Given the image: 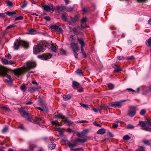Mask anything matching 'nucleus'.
I'll use <instances>...</instances> for the list:
<instances>
[{"label":"nucleus","mask_w":151,"mask_h":151,"mask_svg":"<svg viewBox=\"0 0 151 151\" xmlns=\"http://www.w3.org/2000/svg\"><path fill=\"white\" fill-rule=\"evenodd\" d=\"M20 45H22L25 47H28V43L25 41L17 39V41L15 42L14 44V49L15 50H18Z\"/></svg>","instance_id":"f257e3e1"},{"label":"nucleus","mask_w":151,"mask_h":151,"mask_svg":"<svg viewBox=\"0 0 151 151\" xmlns=\"http://www.w3.org/2000/svg\"><path fill=\"white\" fill-rule=\"evenodd\" d=\"M44 4V3H42V5L44 11L47 12L50 11V12L52 13L53 12L54 10V8L53 7V6L52 4H49V6Z\"/></svg>","instance_id":"f03ea898"},{"label":"nucleus","mask_w":151,"mask_h":151,"mask_svg":"<svg viewBox=\"0 0 151 151\" xmlns=\"http://www.w3.org/2000/svg\"><path fill=\"white\" fill-rule=\"evenodd\" d=\"M43 119V118L42 117L39 118L36 117L34 119H32L30 118L27 119L28 121L35 124H38L40 123H44V122L42 121Z\"/></svg>","instance_id":"7ed1b4c3"},{"label":"nucleus","mask_w":151,"mask_h":151,"mask_svg":"<svg viewBox=\"0 0 151 151\" xmlns=\"http://www.w3.org/2000/svg\"><path fill=\"white\" fill-rule=\"evenodd\" d=\"M26 69V67H23L15 69L14 72L15 75L19 76L22 74Z\"/></svg>","instance_id":"20e7f679"},{"label":"nucleus","mask_w":151,"mask_h":151,"mask_svg":"<svg viewBox=\"0 0 151 151\" xmlns=\"http://www.w3.org/2000/svg\"><path fill=\"white\" fill-rule=\"evenodd\" d=\"M43 46L42 45L38 44L35 46L33 48V52L35 54H37L39 52L43 49Z\"/></svg>","instance_id":"39448f33"},{"label":"nucleus","mask_w":151,"mask_h":151,"mask_svg":"<svg viewBox=\"0 0 151 151\" xmlns=\"http://www.w3.org/2000/svg\"><path fill=\"white\" fill-rule=\"evenodd\" d=\"M136 113V107L133 106H131L128 111L127 115L130 117H132L135 115Z\"/></svg>","instance_id":"423d86ee"},{"label":"nucleus","mask_w":151,"mask_h":151,"mask_svg":"<svg viewBox=\"0 0 151 151\" xmlns=\"http://www.w3.org/2000/svg\"><path fill=\"white\" fill-rule=\"evenodd\" d=\"M52 55L50 54L45 53L42 55H40L38 56V58L42 60H46L51 58Z\"/></svg>","instance_id":"0eeeda50"},{"label":"nucleus","mask_w":151,"mask_h":151,"mask_svg":"<svg viewBox=\"0 0 151 151\" xmlns=\"http://www.w3.org/2000/svg\"><path fill=\"white\" fill-rule=\"evenodd\" d=\"M36 66V63L35 62L29 61L27 63V67L29 68H35Z\"/></svg>","instance_id":"6e6552de"},{"label":"nucleus","mask_w":151,"mask_h":151,"mask_svg":"<svg viewBox=\"0 0 151 151\" xmlns=\"http://www.w3.org/2000/svg\"><path fill=\"white\" fill-rule=\"evenodd\" d=\"M83 138V139H81L79 138H78L75 140V142L76 143H83L87 141V137H81Z\"/></svg>","instance_id":"1a4fd4ad"},{"label":"nucleus","mask_w":151,"mask_h":151,"mask_svg":"<svg viewBox=\"0 0 151 151\" xmlns=\"http://www.w3.org/2000/svg\"><path fill=\"white\" fill-rule=\"evenodd\" d=\"M113 67L115 69L114 70V72H117L120 71H122V69L119 67L118 65H116L115 64H112Z\"/></svg>","instance_id":"9d476101"},{"label":"nucleus","mask_w":151,"mask_h":151,"mask_svg":"<svg viewBox=\"0 0 151 151\" xmlns=\"http://www.w3.org/2000/svg\"><path fill=\"white\" fill-rule=\"evenodd\" d=\"M111 106L113 107H121L122 106V104L121 102H112L111 104Z\"/></svg>","instance_id":"9b49d317"},{"label":"nucleus","mask_w":151,"mask_h":151,"mask_svg":"<svg viewBox=\"0 0 151 151\" xmlns=\"http://www.w3.org/2000/svg\"><path fill=\"white\" fill-rule=\"evenodd\" d=\"M71 47L73 50L78 51L79 50V48L77 45V44L74 43H72L70 44Z\"/></svg>","instance_id":"f8f14e48"},{"label":"nucleus","mask_w":151,"mask_h":151,"mask_svg":"<svg viewBox=\"0 0 151 151\" xmlns=\"http://www.w3.org/2000/svg\"><path fill=\"white\" fill-rule=\"evenodd\" d=\"M6 69L4 66L0 67V76H4L6 74Z\"/></svg>","instance_id":"ddd939ff"},{"label":"nucleus","mask_w":151,"mask_h":151,"mask_svg":"<svg viewBox=\"0 0 151 151\" xmlns=\"http://www.w3.org/2000/svg\"><path fill=\"white\" fill-rule=\"evenodd\" d=\"M63 100L65 101H66L71 99L72 97L71 94H68L67 95H62Z\"/></svg>","instance_id":"4468645a"},{"label":"nucleus","mask_w":151,"mask_h":151,"mask_svg":"<svg viewBox=\"0 0 151 151\" xmlns=\"http://www.w3.org/2000/svg\"><path fill=\"white\" fill-rule=\"evenodd\" d=\"M65 142L67 143L68 147L70 148L71 149H73V147L77 146V144L76 143H74L73 144L68 140L65 141Z\"/></svg>","instance_id":"2eb2a0df"},{"label":"nucleus","mask_w":151,"mask_h":151,"mask_svg":"<svg viewBox=\"0 0 151 151\" xmlns=\"http://www.w3.org/2000/svg\"><path fill=\"white\" fill-rule=\"evenodd\" d=\"M4 76H5L6 77L9 79V80L6 79L5 81L8 82L9 84H10V85H11L12 84V78L11 76L7 74L6 73V74H5Z\"/></svg>","instance_id":"dca6fc26"},{"label":"nucleus","mask_w":151,"mask_h":151,"mask_svg":"<svg viewBox=\"0 0 151 151\" xmlns=\"http://www.w3.org/2000/svg\"><path fill=\"white\" fill-rule=\"evenodd\" d=\"M56 146L55 144L52 142H51L48 145V147L51 150H53L55 148Z\"/></svg>","instance_id":"f3484780"},{"label":"nucleus","mask_w":151,"mask_h":151,"mask_svg":"<svg viewBox=\"0 0 151 151\" xmlns=\"http://www.w3.org/2000/svg\"><path fill=\"white\" fill-rule=\"evenodd\" d=\"M79 83L77 82L73 81L72 83V86L73 88H77L79 86Z\"/></svg>","instance_id":"a211bd4d"},{"label":"nucleus","mask_w":151,"mask_h":151,"mask_svg":"<svg viewBox=\"0 0 151 151\" xmlns=\"http://www.w3.org/2000/svg\"><path fill=\"white\" fill-rule=\"evenodd\" d=\"M142 142L145 145L151 147V144L149 140L144 139L142 140Z\"/></svg>","instance_id":"6ab92c4d"},{"label":"nucleus","mask_w":151,"mask_h":151,"mask_svg":"<svg viewBox=\"0 0 151 151\" xmlns=\"http://www.w3.org/2000/svg\"><path fill=\"white\" fill-rule=\"evenodd\" d=\"M105 133V130L104 128L99 129L97 132L98 134H103Z\"/></svg>","instance_id":"aec40b11"},{"label":"nucleus","mask_w":151,"mask_h":151,"mask_svg":"<svg viewBox=\"0 0 151 151\" xmlns=\"http://www.w3.org/2000/svg\"><path fill=\"white\" fill-rule=\"evenodd\" d=\"M63 122H64L65 123L69 125H71L73 123V122L68 119L67 118L65 119V120L63 121Z\"/></svg>","instance_id":"412c9836"},{"label":"nucleus","mask_w":151,"mask_h":151,"mask_svg":"<svg viewBox=\"0 0 151 151\" xmlns=\"http://www.w3.org/2000/svg\"><path fill=\"white\" fill-rule=\"evenodd\" d=\"M77 39L79 43L81 44V46H85V43L84 41L82 39H81L78 37Z\"/></svg>","instance_id":"4be33fe9"},{"label":"nucleus","mask_w":151,"mask_h":151,"mask_svg":"<svg viewBox=\"0 0 151 151\" xmlns=\"http://www.w3.org/2000/svg\"><path fill=\"white\" fill-rule=\"evenodd\" d=\"M38 90V88L36 87H32V88H29V91L31 92V93H32L34 91L37 90Z\"/></svg>","instance_id":"5701e85b"},{"label":"nucleus","mask_w":151,"mask_h":151,"mask_svg":"<svg viewBox=\"0 0 151 151\" xmlns=\"http://www.w3.org/2000/svg\"><path fill=\"white\" fill-rule=\"evenodd\" d=\"M147 121L145 122L140 121L139 122V125L140 126L144 127L146 124H147Z\"/></svg>","instance_id":"b1692460"},{"label":"nucleus","mask_w":151,"mask_h":151,"mask_svg":"<svg viewBox=\"0 0 151 151\" xmlns=\"http://www.w3.org/2000/svg\"><path fill=\"white\" fill-rule=\"evenodd\" d=\"M67 14L66 13H63L61 15V17L63 21L65 22H66L67 21Z\"/></svg>","instance_id":"393cba45"},{"label":"nucleus","mask_w":151,"mask_h":151,"mask_svg":"<svg viewBox=\"0 0 151 151\" xmlns=\"http://www.w3.org/2000/svg\"><path fill=\"white\" fill-rule=\"evenodd\" d=\"M19 111L21 112L23 115L29 116V114L28 112L26 111L25 110L21 109Z\"/></svg>","instance_id":"a878e982"},{"label":"nucleus","mask_w":151,"mask_h":151,"mask_svg":"<svg viewBox=\"0 0 151 151\" xmlns=\"http://www.w3.org/2000/svg\"><path fill=\"white\" fill-rule=\"evenodd\" d=\"M5 14H6L7 15H8L9 16H10L11 15H12L14 14H16V12L14 11H12V12H9L7 11L4 13Z\"/></svg>","instance_id":"bb28decb"},{"label":"nucleus","mask_w":151,"mask_h":151,"mask_svg":"<svg viewBox=\"0 0 151 151\" xmlns=\"http://www.w3.org/2000/svg\"><path fill=\"white\" fill-rule=\"evenodd\" d=\"M28 32L29 34L31 35L35 34L37 32L36 30L33 29H31L29 30Z\"/></svg>","instance_id":"cd10ccee"},{"label":"nucleus","mask_w":151,"mask_h":151,"mask_svg":"<svg viewBox=\"0 0 151 151\" xmlns=\"http://www.w3.org/2000/svg\"><path fill=\"white\" fill-rule=\"evenodd\" d=\"M107 85L109 89H112L114 87V86L113 84L109 83L107 84Z\"/></svg>","instance_id":"c85d7f7f"},{"label":"nucleus","mask_w":151,"mask_h":151,"mask_svg":"<svg viewBox=\"0 0 151 151\" xmlns=\"http://www.w3.org/2000/svg\"><path fill=\"white\" fill-rule=\"evenodd\" d=\"M146 44L150 47H151V37L146 41Z\"/></svg>","instance_id":"c756f323"},{"label":"nucleus","mask_w":151,"mask_h":151,"mask_svg":"<svg viewBox=\"0 0 151 151\" xmlns=\"http://www.w3.org/2000/svg\"><path fill=\"white\" fill-rule=\"evenodd\" d=\"M1 61L3 64L4 65H6L9 64L8 61L4 58H2Z\"/></svg>","instance_id":"7c9ffc66"},{"label":"nucleus","mask_w":151,"mask_h":151,"mask_svg":"<svg viewBox=\"0 0 151 151\" xmlns=\"http://www.w3.org/2000/svg\"><path fill=\"white\" fill-rule=\"evenodd\" d=\"M71 151H83V149L82 147L76 149H71Z\"/></svg>","instance_id":"2f4dec72"},{"label":"nucleus","mask_w":151,"mask_h":151,"mask_svg":"<svg viewBox=\"0 0 151 151\" xmlns=\"http://www.w3.org/2000/svg\"><path fill=\"white\" fill-rule=\"evenodd\" d=\"M74 9V7H67L66 12H71Z\"/></svg>","instance_id":"473e14b6"},{"label":"nucleus","mask_w":151,"mask_h":151,"mask_svg":"<svg viewBox=\"0 0 151 151\" xmlns=\"http://www.w3.org/2000/svg\"><path fill=\"white\" fill-rule=\"evenodd\" d=\"M50 28L54 29L56 31L58 29V28L59 27L58 26L55 25H50Z\"/></svg>","instance_id":"72a5a7b5"},{"label":"nucleus","mask_w":151,"mask_h":151,"mask_svg":"<svg viewBox=\"0 0 151 151\" xmlns=\"http://www.w3.org/2000/svg\"><path fill=\"white\" fill-rule=\"evenodd\" d=\"M76 22L74 20V18H73L71 17L69 21V24H73L75 23Z\"/></svg>","instance_id":"f704fd0d"},{"label":"nucleus","mask_w":151,"mask_h":151,"mask_svg":"<svg viewBox=\"0 0 151 151\" xmlns=\"http://www.w3.org/2000/svg\"><path fill=\"white\" fill-rule=\"evenodd\" d=\"M57 117L59 118H61V119L64 120H65L66 118L62 114H59L57 115Z\"/></svg>","instance_id":"c9c22d12"},{"label":"nucleus","mask_w":151,"mask_h":151,"mask_svg":"<svg viewBox=\"0 0 151 151\" xmlns=\"http://www.w3.org/2000/svg\"><path fill=\"white\" fill-rule=\"evenodd\" d=\"M8 130V127L7 126H5L3 129H2V133H6Z\"/></svg>","instance_id":"e433bc0d"},{"label":"nucleus","mask_w":151,"mask_h":151,"mask_svg":"<svg viewBox=\"0 0 151 151\" xmlns=\"http://www.w3.org/2000/svg\"><path fill=\"white\" fill-rule=\"evenodd\" d=\"M145 147L142 146L139 147L138 148L137 151H145Z\"/></svg>","instance_id":"4c0bfd02"},{"label":"nucleus","mask_w":151,"mask_h":151,"mask_svg":"<svg viewBox=\"0 0 151 151\" xmlns=\"http://www.w3.org/2000/svg\"><path fill=\"white\" fill-rule=\"evenodd\" d=\"M142 129L145 130H147L151 132V128L148 127H143L142 128Z\"/></svg>","instance_id":"58836bf2"},{"label":"nucleus","mask_w":151,"mask_h":151,"mask_svg":"<svg viewBox=\"0 0 151 151\" xmlns=\"http://www.w3.org/2000/svg\"><path fill=\"white\" fill-rule=\"evenodd\" d=\"M20 88L21 90L23 92H24L26 90V88L24 85H22L20 86Z\"/></svg>","instance_id":"ea45409f"},{"label":"nucleus","mask_w":151,"mask_h":151,"mask_svg":"<svg viewBox=\"0 0 151 151\" xmlns=\"http://www.w3.org/2000/svg\"><path fill=\"white\" fill-rule=\"evenodd\" d=\"M56 8H57V10L60 11H63V6H56Z\"/></svg>","instance_id":"a19ab883"},{"label":"nucleus","mask_w":151,"mask_h":151,"mask_svg":"<svg viewBox=\"0 0 151 151\" xmlns=\"http://www.w3.org/2000/svg\"><path fill=\"white\" fill-rule=\"evenodd\" d=\"M57 47H56V46L52 45V46L51 49L52 51L55 52H56Z\"/></svg>","instance_id":"79ce46f5"},{"label":"nucleus","mask_w":151,"mask_h":151,"mask_svg":"<svg viewBox=\"0 0 151 151\" xmlns=\"http://www.w3.org/2000/svg\"><path fill=\"white\" fill-rule=\"evenodd\" d=\"M52 124L53 125H56L57 126H59V124L58 121L55 120L53 121L52 122Z\"/></svg>","instance_id":"37998d69"},{"label":"nucleus","mask_w":151,"mask_h":151,"mask_svg":"<svg viewBox=\"0 0 151 151\" xmlns=\"http://www.w3.org/2000/svg\"><path fill=\"white\" fill-rule=\"evenodd\" d=\"M146 113V110L145 109H143L140 111V114L141 115H144Z\"/></svg>","instance_id":"c03bdc74"},{"label":"nucleus","mask_w":151,"mask_h":151,"mask_svg":"<svg viewBox=\"0 0 151 151\" xmlns=\"http://www.w3.org/2000/svg\"><path fill=\"white\" fill-rule=\"evenodd\" d=\"M23 17L22 16H19L18 17H16L15 19V21H18L22 20L23 19Z\"/></svg>","instance_id":"a18cd8bd"},{"label":"nucleus","mask_w":151,"mask_h":151,"mask_svg":"<svg viewBox=\"0 0 151 151\" xmlns=\"http://www.w3.org/2000/svg\"><path fill=\"white\" fill-rule=\"evenodd\" d=\"M130 137L127 135H125L123 137V139L126 140H129V139Z\"/></svg>","instance_id":"49530a36"},{"label":"nucleus","mask_w":151,"mask_h":151,"mask_svg":"<svg viewBox=\"0 0 151 151\" xmlns=\"http://www.w3.org/2000/svg\"><path fill=\"white\" fill-rule=\"evenodd\" d=\"M44 19L46 21H49L50 20V18L49 16H46L44 17Z\"/></svg>","instance_id":"de8ad7c7"},{"label":"nucleus","mask_w":151,"mask_h":151,"mask_svg":"<svg viewBox=\"0 0 151 151\" xmlns=\"http://www.w3.org/2000/svg\"><path fill=\"white\" fill-rule=\"evenodd\" d=\"M88 130L87 129H85L81 132L80 133V135L83 136L84 134H86Z\"/></svg>","instance_id":"09e8293b"},{"label":"nucleus","mask_w":151,"mask_h":151,"mask_svg":"<svg viewBox=\"0 0 151 151\" xmlns=\"http://www.w3.org/2000/svg\"><path fill=\"white\" fill-rule=\"evenodd\" d=\"M15 26V25H14V24H12V25H10L9 26H8V27H6V30H7L11 28H12V27H14Z\"/></svg>","instance_id":"8fccbe9b"},{"label":"nucleus","mask_w":151,"mask_h":151,"mask_svg":"<svg viewBox=\"0 0 151 151\" xmlns=\"http://www.w3.org/2000/svg\"><path fill=\"white\" fill-rule=\"evenodd\" d=\"M56 31L61 33H63V30L61 29V28H59V27H58V29L56 30Z\"/></svg>","instance_id":"3c124183"},{"label":"nucleus","mask_w":151,"mask_h":151,"mask_svg":"<svg viewBox=\"0 0 151 151\" xmlns=\"http://www.w3.org/2000/svg\"><path fill=\"white\" fill-rule=\"evenodd\" d=\"M27 2L25 1H24V3L21 6V7L22 8H23L25 7L27 5Z\"/></svg>","instance_id":"603ef678"},{"label":"nucleus","mask_w":151,"mask_h":151,"mask_svg":"<svg viewBox=\"0 0 151 151\" xmlns=\"http://www.w3.org/2000/svg\"><path fill=\"white\" fill-rule=\"evenodd\" d=\"M73 32L76 34V35L77 34L78 32H77V28L76 27H75L73 28Z\"/></svg>","instance_id":"864d4df0"},{"label":"nucleus","mask_w":151,"mask_h":151,"mask_svg":"<svg viewBox=\"0 0 151 151\" xmlns=\"http://www.w3.org/2000/svg\"><path fill=\"white\" fill-rule=\"evenodd\" d=\"M93 124L95 126H97V127H101V124H98V123L96 121H95L94 122H93Z\"/></svg>","instance_id":"5fc2aeb1"},{"label":"nucleus","mask_w":151,"mask_h":151,"mask_svg":"<svg viewBox=\"0 0 151 151\" xmlns=\"http://www.w3.org/2000/svg\"><path fill=\"white\" fill-rule=\"evenodd\" d=\"M73 53L74 54V56L77 59L78 58V53L74 50H73Z\"/></svg>","instance_id":"6e6d98bb"},{"label":"nucleus","mask_w":151,"mask_h":151,"mask_svg":"<svg viewBox=\"0 0 151 151\" xmlns=\"http://www.w3.org/2000/svg\"><path fill=\"white\" fill-rule=\"evenodd\" d=\"M6 4L7 5L9 6H11L13 5L12 2L10 1H6Z\"/></svg>","instance_id":"4d7b16f0"},{"label":"nucleus","mask_w":151,"mask_h":151,"mask_svg":"<svg viewBox=\"0 0 151 151\" xmlns=\"http://www.w3.org/2000/svg\"><path fill=\"white\" fill-rule=\"evenodd\" d=\"M5 57L6 58L9 59H11L12 58L11 56L9 54H8V55H5Z\"/></svg>","instance_id":"13d9d810"},{"label":"nucleus","mask_w":151,"mask_h":151,"mask_svg":"<svg viewBox=\"0 0 151 151\" xmlns=\"http://www.w3.org/2000/svg\"><path fill=\"white\" fill-rule=\"evenodd\" d=\"M134 127L131 124H129L127 126V128L128 129H132Z\"/></svg>","instance_id":"bf43d9fd"},{"label":"nucleus","mask_w":151,"mask_h":151,"mask_svg":"<svg viewBox=\"0 0 151 151\" xmlns=\"http://www.w3.org/2000/svg\"><path fill=\"white\" fill-rule=\"evenodd\" d=\"M81 26L83 28H86L88 27V26L86 25L84 23H81Z\"/></svg>","instance_id":"052dcab7"},{"label":"nucleus","mask_w":151,"mask_h":151,"mask_svg":"<svg viewBox=\"0 0 151 151\" xmlns=\"http://www.w3.org/2000/svg\"><path fill=\"white\" fill-rule=\"evenodd\" d=\"M92 109L93 111L96 113L98 112L99 111V108L98 109H97L93 107H92Z\"/></svg>","instance_id":"680f3d73"},{"label":"nucleus","mask_w":151,"mask_h":151,"mask_svg":"<svg viewBox=\"0 0 151 151\" xmlns=\"http://www.w3.org/2000/svg\"><path fill=\"white\" fill-rule=\"evenodd\" d=\"M76 72L77 74H79L80 76L82 75V73L80 70L79 69Z\"/></svg>","instance_id":"e2e57ef3"},{"label":"nucleus","mask_w":151,"mask_h":151,"mask_svg":"<svg viewBox=\"0 0 151 151\" xmlns=\"http://www.w3.org/2000/svg\"><path fill=\"white\" fill-rule=\"evenodd\" d=\"M147 124H148L151 127V121L147 119Z\"/></svg>","instance_id":"0e129e2a"},{"label":"nucleus","mask_w":151,"mask_h":151,"mask_svg":"<svg viewBox=\"0 0 151 151\" xmlns=\"http://www.w3.org/2000/svg\"><path fill=\"white\" fill-rule=\"evenodd\" d=\"M42 111L45 112H47L48 111V110L47 108H43V109H42Z\"/></svg>","instance_id":"69168bd1"},{"label":"nucleus","mask_w":151,"mask_h":151,"mask_svg":"<svg viewBox=\"0 0 151 151\" xmlns=\"http://www.w3.org/2000/svg\"><path fill=\"white\" fill-rule=\"evenodd\" d=\"M80 105L84 107L85 108H87L88 107V106L87 105L83 103L80 104Z\"/></svg>","instance_id":"338daca9"},{"label":"nucleus","mask_w":151,"mask_h":151,"mask_svg":"<svg viewBox=\"0 0 151 151\" xmlns=\"http://www.w3.org/2000/svg\"><path fill=\"white\" fill-rule=\"evenodd\" d=\"M73 18L74 20L76 22L78 21L79 20L78 17L77 16H76Z\"/></svg>","instance_id":"774afa93"}]
</instances>
